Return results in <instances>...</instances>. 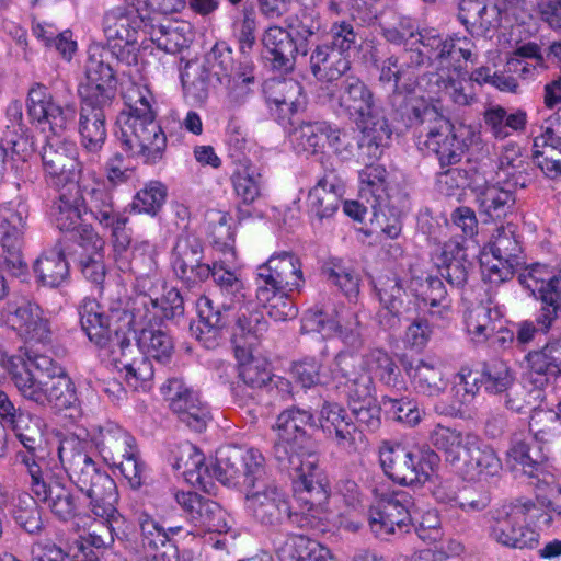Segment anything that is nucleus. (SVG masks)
<instances>
[{
  "instance_id": "obj_32",
  "label": "nucleus",
  "mask_w": 561,
  "mask_h": 561,
  "mask_svg": "<svg viewBox=\"0 0 561 561\" xmlns=\"http://www.w3.org/2000/svg\"><path fill=\"white\" fill-rule=\"evenodd\" d=\"M262 43L265 57L277 69H291L296 54L307 56L309 50L306 44H295L291 34L280 26H270L263 34Z\"/></svg>"
},
{
  "instance_id": "obj_8",
  "label": "nucleus",
  "mask_w": 561,
  "mask_h": 561,
  "mask_svg": "<svg viewBox=\"0 0 561 561\" xmlns=\"http://www.w3.org/2000/svg\"><path fill=\"white\" fill-rule=\"evenodd\" d=\"M151 11L145 0H124L107 10L102 19V31L112 54L126 65H135L141 47V33L149 30Z\"/></svg>"
},
{
  "instance_id": "obj_62",
  "label": "nucleus",
  "mask_w": 561,
  "mask_h": 561,
  "mask_svg": "<svg viewBox=\"0 0 561 561\" xmlns=\"http://www.w3.org/2000/svg\"><path fill=\"white\" fill-rule=\"evenodd\" d=\"M187 410H182V403L178 400L173 403V412L179 420L195 432H202L206 428L210 420V412L204 402L198 398H193Z\"/></svg>"
},
{
  "instance_id": "obj_61",
  "label": "nucleus",
  "mask_w": 561,
  "mask_h": 561,
  "mask_svg": "<svg viewBox=\"0 0 561 561\" xmlns=\"http://www.w3.org/2000/svg\"><path fill=\"white\" fill-rule=\"evenodd\" d=\"M13 516L15 522L30 534L37 533L42 528L41 512L36 500L28 494L18 496Z\"/></svg>"
},
{
  "instance_id": "obj_24",
  "label": "nucleus",
  "mask_w": 561,
  "mask_h": 561,
  "mask_svg": "<svg viewBox=\"0 0 561 561\" xmlns=\"http://www.w3.org/2000/svg\"><path fill=\"white\" fill-rule=\"evenodd\" d=\"M539 129V134L534 136L533 162L546 178L558 180L561 178V160L556 158L561 153L560 116L551 115Z\"/></svg>"
},
{
  "instance_id": "obj_47",
  "label": "nucleus",
  "mask_w": 561,
  "mask_h": 561,
  "mask_svg": "<svg viewBox=\"0 0 561 561\" xmlns=\"http://www.w3.org/2000/svg\"><path fill=\"white\" fill-rule=\"evenodd\" d=\"M463 461L466 463V473L470 480L483 481L490 477L496 476L502 463L493 448L489 446H480V442L468 449Z\"/></svg>"
},
{
  "instance_id": "obj_64",
  "label": "nucleus",
  "mask_w": 561,
  "mask_h": 561,
  "mask_svg": "<svg viewBox=\"0 0 561 561\" xmlns=\"http://www.w3.org/2000/svg\"><path fill=\"white\" fill-rule=\"evenodd\" d=\"M316 543L305 536L291 535L277 545L276 556L279 561H304Z\"/></svg>"
},
{
  "instance_id": "obj_63",
  "label": "nucleus",
  "mask_w": 561,
  "mask_h": 561,
  "mask_svg": "<svg viewBox=\"0 0 561 561\" xmlns=\"http://www.w3.org/2000/svg\"><path fill=\"white\" fill-rule=\"evenodd\" d=\"M112 465L119 469L131 489L138 490L142 486L146 479V465L139 457L138 448L128 453L126 457L119 458L117 462H112Z\"/></svg>"
},
{
  "instance_id": "obj_15",
  "label": "nucleus",
  "mask_w": 561,
  "mask_h": 561,
  "mask_svg": "<svg viewBox=\"0 0 561 561\" xmlns=\"http://www.w3.org/2000/svg\"><path fill=\"white\" fill-rule=\"evenodd\" d=\"M522 248L511 227H499L480 254L483 278L491 284L510 279L518 264Z\"/></svg>"
},
{
  "instance_id": "obj_45",
  "label": "nucleus",
  "mask_w": 561,
  "mask_h": 561,
  "mask_svg": "<svg viewBox=\"0 0 561 561\" xmlns=\"http://www.w3.org/2000/svg\"><path fill=\"white\" fill-rule=\"evenodd\" d=\"M287 130L289 140L298 152L314 154L324 148L330 126L324 122H301Z\"/></svg>"
},
{
  "instance_id": "obj_31",
  "label": "nucleus",
  "mask_w": 561,
  "mask_h": 561,
  "mask_svg": "<svg viewBox=\"0 0 561 561\" xmlns=\"http://www.w3.org/2000/svg\"><path fill=\"white\" fill-rule=\"evenodd\" d=\"M238 305V314L231 333L234 352L253 350L267 331V322L263 313L254 308L252 301L245 299Z\"/></svg>"
},
{
  "instance_id": "obj_9",
  "label": "nucleus",
  "mask_w": 561,
  "mask_h": 561,
  "mask_svg": "<svg viewBox=\"0 0 561 561\" xmlns=\"http://www.w3.org/2000/svg\"><path fill=\"white\" fill-rule=\"evenodd\" d=\"M415 123H428V131L424 146L436 154L440 165L458 163L465 151L477 138L474 131L466 125H453L449 119L425 100H417L412 105V117Z\"/></svg>"
},
{
  "instance_id": "obj_12",
  "label": "nucleus",
  "mask_w": 561,
  "mask_h": 561,
  "mask_svg": "<svg viewBox=\"0 0 561 561\" xmlns=\"http://www.w3.org/2000/svg\"><path fill=\"white\" fill-rule=\"evenodd\" d=\"M411 505L412 499L404 491L375 490L367 514L370 531L380 539L408 533L412 525Z\"/></svg>"
},
{
  "instance_id": "obj_59",
  "label": "nucleus",
  "mask_w": 561,
  "mask_h": 561,
  "mask_svg": "<svg viewBox=\"0 0 561 561\" xmlns=\"http://www.w3.org/2000/svg\"><path fill=\"white\" fill-rule=\"evenodd\" d=\"M165 197V186L159 181H150L135 195L133 209L140 214L156 215Z\"/></svg>"
},
{
  "instance_id": "obj_18",
  "label": "nucleus",
  "mask_w": 561,
  "mask_h": 561,
  "mask_svg": "<svg viewBox=\"0 0 561 561\" xmlns=\"http://www.w3.org/2000/svg\"><path fill=\"white\" fill-rule=\"evenodd\" d=\"M28 216L27 206L22 202L11 201L0 207V242L3 261L8 270L15 275L25 271L22 245Z\"/></svg>"
},
{
  "instance_id": "obj_19",
  "label": "nucleus",
  "mask_w": 561,
  "mask_h": 561,
  "mask_svg": "<svg viewBox=\"0 0 561 561\" xmlns=\"http://www.w3.org/2000/svg\"><path fill=\"white\" fill-rule=\"evenodd\" d=\"M82 198L91 216L103 227L112 230L114 247L118 251L130 244V236L125 230L127 218L114 209L112 194L102 181H83Z\"/></svg>"
},
{
  "instance_id": "obj_29",
  "label": "nucleus",
  "mask_w": 561,
  "mask_h": 561,
  "mask_svg": "<svg viewBox=\"0 0 561 561\" xmlns=\"http://www.w3.org/2000/svg\"><path fill=\"white\" fill-rule=\"evenodd\" d=\"M518 182L502 181L494 178L492 182L476 188V201L481 214L492 220L505 218L515 206V188Z\"/></svg>"
},
{
  "instance_id": "obj_30",
  "label": "nucleus",
  "mask_w": 561,
  "mask_h": 561,
  "mask_svg": "<svg viewBox=\"0 0 561 561\" xmlns=\"http://www.w3.org/2000/svg\"><path fill=\"white\" fill-rule=\"evenodd\" d=\"M93 179L96 181H101L96 178L94 173H88L87 175H82L80 181L78 182L76 187V194H67L61 193L59 197L54 202L50 209V217L54 221L55 226L60 231H78V241H80V232L82 227L87 225H82V206H84L85 211H89L85 203L82 198V188L81 184L83 181L93 182Z\"/></svg>"
},
{
  "instance_id": "obj_22",
  "label": "nucleus",
  "mask_w": 561,
  "mask_h": 561,
  "mask_svg": "<svg viewBox=\"0 0 561 561\" xmlns=\"http://www.w3.org/2000/svg\"><path fill=\"white\" fill-rule=\"evenodd\" d=\"M176 502L187 514V519L194 527V534L202 536L207 533H227L229 530L228 515L221 506L194 492H179Z\"/></svg>"
},
{
  "instance_id": "obj_13",
  "label": "nucleus",
  "mask_w": 561,
  "mask_h": 561,
  "mask_svg": "<svg viewBox=\"0 0 561 561\" xmlns=\"http://www.w3.org/2000/svg\"><path fill=\"white\" fill-rule=\"evenodd\" d=\"M27 114L33 124L47 135H64L75 126V103H59L44 84H34L27 94Z\"/></svg>"
},
{
  "instance_id": "obj_21",
  "label": "nucleus",
  "mask_w": 561,
  "mask_h": 561,
  "mask_svg": "<svg viewBox=\"0 0 561 561\" xmlns=\"http://www.w3.org/2000/svg\"><path fill=\"white\" fill-rule=\"evenodd\" d=\"M2 317L26 341L43 344L50 341V323L35 302L25 299L9 301Z\"/></svg>"
},
{
  "instance_id": "obj_40",
  "label": "nucleus",
  "mask_w": 561,
  "mask_h": 561,
  "mask_svg": "<svg viewBox=\"0 0 561 561\" xmlns=\"http://www.w3.org/2000/svg\"><path fill=\"white\" fill-rule=\"evenodd\" d=\"M147 34L159 49L169 54L187 48L193 38L192 26L179 21H167L156 25L152 20Z\"/></svg>"
},
{
  "instance_id": "obj_35",
  "label": "nucleus",
  "mask_w": 561,
  "mask_h": 561,
  "mask_svg": "<svg viewBox=\"0 0 561 561\" xmlns=\"http://www.w3.org/2000/svg\"><path fill=\"white\" fill-rule=\"evenodd\" d=\"M36 499L48 505L50 512L61 520H70L77 514L78 504L71 488L59 479L35 484Z\"/></svg>"
},
{
  "instance_id": "obj_6",
  "label": "nucleus",
  "mask_w": 561,
  "mask_h": 561,
  "mask_svg": "<svg viewBox=\"0 0 561 561\" xmlns=\"http://www.w3.org/2000/svg\"><path fill=\"white\" fill-rule=\"evenodd\" d=\"M416 42L427 50H433L437 62V72L430 79L428 92L438 100L449 98L456 104H469L472 96L463 83L467 82V64L473 62L472 41L459 35L442 39L431 30L420 33Z\"/></svg>"
},
{
  "instance_id": "obj_1",
  "label": "nucleus",
  "mask_w": 561,
  "mask_h": 561,
  "mask_svg": "<svg viewBox=\"0 0 561 561\" xmlns=\"http://www.w3.org/2000/svg\"><path fill=\"white\" fill-rule=\"evenodd\" d=\"M182 304L175 290H170L161 301L151 295L136 294L112 300L105 313L95 299L84 298L79 306L80 323L89 340L101 347L113 337L119 340L138 333L137 345L142 356L165 362L174 344L167 332L154 327L163 319L182 313Z\"/></svg>"
},
{
  "instance_id": "obj_38",
  "label": "nucleus",
  "mask_w": 561,
  "mask_h": 561,
  "mask_svg": "<svg viewBox=\"0 0 561 561\" xmlns=\"http://www.w3.org/2000/svg\"><path fill=\"white\" fill-rule=\"evenodd\" d=\"M156 247L149 241H136L133 248V271L137 274L135 289L137 294L150 295L159 284Z\"/></svg>"
},
{
  "instance_id": "obj_36",
  "label": "nucleus",
  "mask_w": 561,
  "mask_h": 561,
  "mask_svg": "<svg viewBox=\"0 0 561 561\" xmlns=\"http://www.w3.org/2000/svg\"><path fill=\"white\" fill-rule=\"evenodd\" d=\"M405 371L415 391L423 396L438 397L449 385L443 367L432 359L411 363L405 367Z\"/></svg>"
},
{
  "instance_id": "obj_46",
  "label": "nucleus",
  "mask_w": 561,
  "mask_h": 561,
  "mask_svg": "<svg viewBox=\"0 0 561 561\" xmlns=\"http://www.w3.org/2000/svg\"><path fill=\"white\" fill-rule=\"evenodd\" d=\"M479 389V379L473 376L472 370L468 367L460 368L454 378L451 403L448 405H436V411L448 415L461 412L463 407L473 402Z\"/></svg>"
},
{
  "instance_id": "obj_53",
  "label": "nucleus",
  "mask_w": 561,
  "mask_h": 561,
  "mask_svg": "<svg viewBox=\"0 0 561 561\" xmlns=\"http://www.w3.org/2000/svg\"><path fill=\"white\" fill-rule=\"evenodd\" d=\"M355 123L362 129L363 141L368 147H374L373 156L380 154L381 148L389 145L392 135L388 121L375 108L370 117H365L363 121L359 118Z\"/></svg>"
},
{
  "instance_id": "obj_57",
  "label": "nucleus",
  "mask_w": 561,
  "mask_h": 561,
  "mask_svg": "<svg viewBox=\"0 0 561 561\" xmlns=\"http://www.w3.org/2000/svg\"><path fill=\"white\" fill-rule=\"evenodd\" d=\"M363 368L388 386H394L399 371L393 359L387 352L380 348H374L367 352L363 357Z\"/></svg>"
},
{
  "instance_id": "obj_48",
  "label": "nucleus",
  "mask_w": 561,
  "mask_h": 561,
  "mask_svg": "<svg viewBox=\"0 0 561 561\" xmlns=\"http://www.w3.org/2000/svg\"><path fill=\"white\" fill-rule=\"evenodd\" d=\"M341 194L327 178L321 179L309 192L307 206L319 219L332 217L339 209Z\"/></svg>"
},
{
  "instance_id": "obj_56",
  "label": "nucleus",
  "mask_w": 561,
  "mask_h": 561,
  "mask_svg": "<svg viewBox=\"0 0 561 561\" xmlns=\"http://www.w3.org/2000/svg\"><path fill=\"white\" fill-rule=\"evenodd\" d=\"M210 270V275L220 287L222 294L230 298V304L224 305L225 307L234 308L237 304L245 301L249 296V290L240 275L226 270L220 263H214Z\"/></svg>"
},
{
  "instance_id": "obj_11",
  "label": "nucleus",
  "mask_w": 561,
  "mask_h": 561,
  "mask_svg": "<svg viewBox=\"0 0 561 561\" xmlns=\"http://www.w3.org/2000/svg\"><path fill=\"white\" fill-rule=\"evenodd\" d=\"M535 508L530 500H516L490 512L489 538L510 549H534L539 543V534L525 525L527 514Z\"/></svg>"
},
{
  "instance_id": "obj_39",
  "label": "nucleus",
  "mask_w": 561,
  "mask_h": 561,
  "mask_svg": "<svg viewBox=\"0 0 561 561\" xmlns=\"http://www.w3.org/2000/svg\"><path fill=\"white\" fill-rule=\"evenodd\" d=\"M486 129L496 138L505 139L526 129L528 116L525 110L515 108L507 112L501 105L489 104L483 112Z\"/></svg>"
},
{
  "instance_id": "obj_37",
  "label": "nucleus",
  "mask_w": 561,
  "mask_h": 561,
  "mask_svg": "<svg viewBox=\"0 0 561 561\" xmlns=\"http://www.w3.org/2000/svg\"><path fill=\"white\" fill-rule=\"evenodd\" d=\"M8 114L16 119L7 126L0 141L7 154L26 161L36 150V142L30 130L22 124V111L19 103H12L8 107Z\"/></svg>"
},
{
  "instance_id": "obj_28",
  "label": "nucleus",
  "mask_w": 561,
  "mask_h": 561,
  "mask_svg": "<svg viewBox=\"0 0 561 561\" xmlns=\"http://www.w3.org/2000/svg\"><path fill=\"white\" fill-rule=\"evenodd\" d=\"M319 423L337 447L347 451L355 449L360 433L353 422L352 414L344 407L335 402H325L320 410Z\"/></svg>"
},
{
  "instance_id": "obj_7",
  "label": "nucleus",
  "mask_w": 561,
  "mask_h": 561,
  "mask_svg": "<svg viewBox=\"0 0 561 561\" xmlns=\"http://www.w3.org/2000/svg\"><path fill=\"white\" fill-rule=\"evenodd\" d=\"M125 101L128 112L118 117L123 145L144 163H159L167 149V136L156 121L152 93L146 87L134 85L126 92Z\"/></svg>"
},
{
  "instance_id": "obj_2",
  "label": "nucleus",
  "mask_w": 561,
  "mask_h": 561,
  "mask_svg": "<svg viewBox=\"0 0 561 561\" xmlns=\"http://www.w3.org/2000/svg\"><path fill=\"white\" fill-rule=\"evenodd\" d=\"M215 477L224 484L242 483L245 490V507L262 524L278 525L290 519L299 527L325 531L330 526H343L342 515L330 507V496L314 514L305 512L293 495L290 504L285 491L266 476L265 458L255 448L221 447L213 468Z\"/></svg>"
},
{
  "instance_id": "obj_49",
  "label": "nucleus",
  "mask_w": 561,
  "mask_h": 561,
  "mask_svg": "<svg viewBox=\"0 0 561 561\" xmlns=\"http://www.w3.org/2000/svg\"><path fill=\"white\" fill-rule=\"evenodd\" d=\"M34 272L43 285L56 287L67 278L69 267L61 251L51 249L36 260Z\"/></svg>"
},
{
  "instance_id": "obj_50",
  "label": "nucleus",
  "mask_w": 561,
  "mask_h": 561,
  "mask_svg": "<svg viewBox=\"0 0 561 561\" xmlns=\"http://www.w3.org/2000/svg\"><path fill=\"white\" fill-rule=\"evenodd\" d=\"M198 313L197 330L199 331L198 339L205 344L206 347H213L217 344L220 331L224 328V319L219 310H215L213 301L202 296L196 302Z\"/></svg>"
},
{
  "instance_id": "obj_33",
  "label": "nucleus",
  "mask_w": 561,
  "mask_h": 561,
  "mask_svg": "<svg viewBox=\"0 0 561 561\" xmlns=\"http://www.w3.org/2000/svg\"><path fill=\"white\" fill-rule=\"evenodd\" d=\"M78 244L81 249L79 265L83 276L92 283L101 285L106 275L104 263L105 241L91 226H85L81 229Z\"/></svg>"
},
{
  "instance_id": "obj_41",
  "label": "nucleus",
  "mask_w": 561,
  "mask_h": 561,
  "mask_svg": "<svg viewBox=\"0 0 561 561\" xmlns=\"http://www.w3.org/2000/svg\"><path fill=\"white\" fill-rule=\"evenodd\" d=\"M503 312L499 307L477 305L465 313L466 332L476 344L485 343L501 323Z\"/></svg>"
},
{
  "instance_id": "obj_10",
  "label": "nucleus",
  "mask_w": 561,
  "mask_h": 561,
  "mask_svg": "<svg viewBox=\"0 0 561 561\" xmlns=\"http://www.w3.org/2000/svg\"><path fill=\"white\" fill-rule=\"evenodd\" d=\"M379 461L385 473L402 485H422L434 474L439 457L433 450L409 449L385 440L379 447Z\"/></svg>"
},
{
  "instance_id": "obj_58",
  "label": "nucleus",
  "mask_w": 561,
  "mask_h": 561,
  "mask_svg": "<svg viewBox=\"0 0 561 561\" xmlns=\"http://www.w3.org/2000/svg\"><path fill=\"white\" fill-rule=\"evenodd\" d=\"M175 468L182 470L185 479L193 484H203L208 476V467L205 466L203 453L192 444L182 446Z\"/></svg>"
},
{
  "instance_id": "obj_54",
  "label": "nucleus",
  "mask_w": 561,
  "mask_h": 561,
  "mask_svg": "<svg viewBox=\"0 0 561 561\" xmlns=\"http://www.w3.org/2000/svg\"><path fill=\"white\" fill-rule=\"evenodd\" d=\"M239 376L249 386L260 388L271 380V371L264 358L255 357L252 350L234 352Z\"/></svg>"
},
{
  "instance_id": "obj_27",
  "label": "nucleus",
  "mask_w": 561,
  "mask_h": 561,
  "mask_svg": "<svg viewBox=\"0 0 561 561\" xmlns=\"http://www.w3.org/2000/svg\"><path fill=\"white\" fill-rule=\"evenodd\" d=\"M202 261V245L195 238L182 237L178 240L172 255V266L176 276L188 286L204 282L210 276V266Z\"/></svg>"
},
{
  "instance_id": "obj_42",
  "label": "nucleus",
  "mask_w": 561,
  "mask_h": 561,
  "mask_svg": "<svg viewBox=\"0 0 561 561\" xmlns=\"http://www.w3.org/2000/svg\"><path fill=\"white\" fill-rule=\"evenodd\" d=\"M432 444L445 453L448 461H460L479 443V437L469 432H461L437 425L431 434Z\"/></svg>"
},
{
  "instance_id": "obj_44",
  "label": "nucleus",
  "mask_w": 561,
  "mask_h": 561,
  "mask_svg": "<svg viewBox=\"0 0 561 561\" xmlns=\"http://www.w3.org/2000/svg\"><path fill=\"white\" fill-rule=\"evenodd\" d=\"M350 67V55H343L328 45L317 46L310 56L311 71L319 80H337Z\"/></svg>"
},
{
  "instance_id": "obj_17",
  "label": "nucleus",
  "mask_w": 561,
  "mask_h": 561,
  "mask_svg": "<svg viewBox=\"0 0 561 561\" xmlns=\"http://www.w3.org/2000/svg\"><path fill=\"white\" fill-rule=\"evenodd\" d=\"M76 142L62 135H46L43 148V167L48 181L56 187L78 184L81 174V163Z\"/></svg>"
},
{
  "instance_id": "obj_5",
  "label": "nucleus",
  "mask_w": 561,
  "mask_h": 561,
  "mask_svg": "<svg viewBox=\"0 0 561 561\" xmlns=\"http://www.w3.org/2000/svg\"><path fill=\"white\" fill-rule=\"evenodd\" d=\"M107 56L108 53L102 45L89 46L85 82L79 90L82 98L79 133L82 146L90 152H98L105 142L103 110L116 95L117 81L114 70L106 61Z\"/></svg>"
},
{
  "instance_id": "obj_51",
  "label": "nucleus",
  "mask_w": 561,
  "mask_h": 561,
  "mask_svg": "<svg viewBox=\"0 0 561 561\" xmlns=\"http://www.w3.org/2000/svg\"><path fill=\"white\" fill-rule=\"evenodd\" d=\"M295 293L256 287L257 301L267 309L268 316L275 321H286L296 318L298 311L293 296Z\"/></svg>"
},
{
  "instance_id": "obj_4",
  "label": "nucleus",
  "mask_w": 561,
  "mask_h": 561,
  "mask_svg": "<svg viewBox=\"0 0 561 561\" xmlns=\"http://www.w3.org/2000/svg\"><path fill=\"white\" fill-rule=\"evenodd\" d=\"M312 419L309 411L291 408L283 411L274 425L275 458L289 470L294 496L309 514L320 512L319 505L329 497V480L318 465L317 455L308 448L306 426Z\"/></svg>"
},
{
  "instance_id": "obj_25",
  "label": "nucleus",
  "mask_w": 561,
  "mask_h": 561,
  "mask_svg": "<svg viewBox=\"0 0 561 561\" xmlns=\"http://www.w3.org/2000/svg\"><path fill=\"white\" fill-rule=\"evenodd\" d=\"M414 291L409 294L403 284L398 279H392L388 285L379 290L380 302V322L388 329L399 327L401 320H412L419 314L420 302L413 296Z\"/></svg>"
},
{
  "instance_id": "obj_26",
  "label": "nucleus",
  "mask_w": 561,
  "mask_h": 561,
  "mask_svg": "<svg viewBox=\"0 0 561 561\" xmlns=\"http://www.w3.org/2000/svg\"><path fill=\"white\" fill-rule=\"evenodd\" d=\"M331 102L355 122L370 117L377 108L373 92L356 77H347L343 80L339 89L331 93Z\"/></svg>"
},
{
  "instance_id": "obj_14",
  "label": "nucleus",
  "mask_w": 561,
  "mask_h": 561,
  "mask_svg": "<svg viewBox=\"0 0 561 561\" xmlns=\"http://www.w3.org/2000/svg\"><path fill=\"white\" fill-rule=\"evenodd\" d=\"M520 282L533 294H537L543 304L537 317V323L538 330L548 332L561 308V264L550 267L535 263L520 275Z\"/></svg>"
},
{
  "instance_id": "obj_60",
  "label": "nucleus",
  "mask_w": 561,
  "mask_h": 561,
  "mask_svg": "<svg viewBox=\"0 0 561 561\" xmlns=\"http://www.w3.org/2000/svg\"><path fill=\"white\" fill-rule=\"evenodd\" d=\"M382 409L386 414L394 421L403 423L408 426H415L420 423L423 412L416 402L410 399H392L383 397L381 400Z\"/></svg>"
},
{
  "instance_id": "obj_3",
  "label": "nucleus",
  "mask_w": 561,
  "mask_h": 561,
  "mask_svg": "<svg viewBox=\"0 0 561 561\" xmlns=\"http://www.w3.org/2000/svg\"><path fill=\"white\" fill-rule=\"evenodd\" d=\"M135 448V438L114 423L102 426L91 442L73 435L59 442V461L70 480L89 499V508L94 516L113 517L118 500L116 483L94 460L95 450L104 461L112 463Z\"/></svg>"
},
{
  "instance_id": "obj_34",
  "label": "nucleus",
  "mask_w": 561,
  "mask_h": 561,
  "mask_svg": "<svg viewBox=\"0 0 561 561\" xmlns=\"http://www.w3.org/2000/svg\"><path fill=\"white\" fill-rule=\"evenodd\" d=\"M117 343L122 352L117 363L121 365L119 371L124 374L127 386L135 391L150 390L154 375L151 362L142 355L128 358V353L134 352L128 337H122L117 340Z\"/></svg>"
},
{
  "instance_id": "obj_23",
  "label": "nucleus",
  "mask_w": 561,
  "mask_h": 561,
  "mask_svg": "<svg viewBox=\"0 0 561 561\" xmlns=\"http://www.w3.org/2000/svg\"><path fill=\"white\" fill-rule=\"evenodd\" d=\"M271 115L285 128L297 124L295 115L304 110L306 99L299 82L293 79L272 80L265 85Z\"/></svg>"
},
{
  "instance_id": "obj_16",
  "label": "nucleus",
  "mask_w": 561,
  "mask_h": 561,
  "mask_svg": "<svg viewBox=\"0 0 561 561\" xmlns=\"http://www.w3.org/2000/svg\"><path fill=\"white\" fill-rule=\"evenodd\" d=\"M305 332H318L323 337L337 336L342 342L358 348L363 345L357 312L339 306L331 310H310L302 318Z\"/></svg>"
},
{
  "instance_id": "obj_55",
  "label": "nucleus",
  "mask_w": 561,
  "mask_h": 561,
  "mask_svg": "<svg viewBox=\"0 0 561 561\" xmlns=\"http://www.w3.org/2000/svg\"><path fill=\"white\" fill-rule=\"evenodd\" d=\"M233 190L244 204H252L262 195L263 180L252 164H242L232 175Z\"/></svg>"
},
{
  "instance_id": "obj_20",
  "label": "nucleus",
  "mask_w": 561,
  "mask_h": 561,
  "mask_svg": "<svg viewBox=\"0 0 561 561\" xmlns=\"http://www.w3.org/2000/svg\"><path fill=\"white\" fill-rule=\"evenodd\" d=\"M305 286L300 259L291 252H279L257 266L256 287L299 294Z\"/></svg>"
},
{
  "instance_id": "obj_43",
  "label": "nucleus",
  "mask_w": 561,
  "mask_h": 561,
  "mask_svg": "<svg viewBox=\"0 0 561 561\" xmlns=\"http://www.w3.org/2000/svg\"><path fill=\"white\" fill-rule=\"evenodd\" d=\"M387 171L382 165H366L359 172V194L360 197L370 204L374 215L377 210L383 213L387 207L388 190H387Z\"/></svg>"
},
{
  "instance_id": "obj_52",
  "label": "nucleus",
  "mask_w": 561,
  "mask_h": 561,
  "mask_svg": "<svg viewBox=\"0 0 561 561\" xmlns=\"http://www.w3.org/2000/svg\"><path fill=\"white\" fill-rule=\"evenodd\" d=\"M410 290L420 302V309L430 307L431 309L442 307L438 313L443 316L449 308L446 300V289L443 282L438 277L428 276L424 280L420 278H412L410 283Z\"/></svg>"
}]
</instances>
